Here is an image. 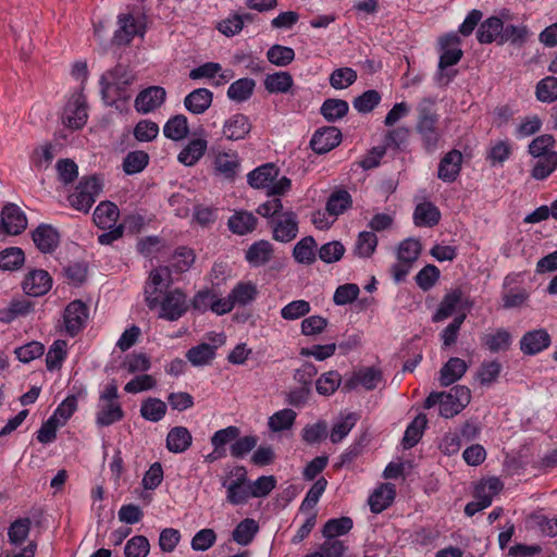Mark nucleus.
<instances>
[{
	"label": "nucleus",
	"instance_id": "42",
	"mask_svg": "<svg viewBox=\"0 0 557 557\" xmlns=\"http://www.w3.org/2000/svg\"><path fill=\"white\" fill-rule=\"evenodd\" d=\"M119 24L120 27L114 35L119 45L128 44L135 35L139 34V26L131 14L120 15Z\"/></svg>",
	"mask_w": 557,
	"mask_h": 557
},
{
	"label": "nucleus",
	"instance_id": "47",
	"mask_svg": "<svg viewBox=\"0 0 557 557\" xmlns=\"http://www.w3.org/2000/svg\"><path fill=\"white\" fill-rule=\"evenodd\" d=\"M349 110L348 102L342 99H326L320 109L323 117L329 122H335L344 117Z\"/></svg>",
	"mask_w": 557,
	"mask_h": 557
},
{
	"label": "nucleus",
	"instance_id": "3",
	"mask_svg": "<svg viewBox=\"0 0 557 557\" xmlns=\"http://www.w3.org/2000/svg\"><path fill=\"white\" fill-rule=\"evenodd\" d=\"M100 191L101 183L96 176L84 177L69 197V201L74 209L88 212Z\"/></svg>",
	"mask_w": 557,
	"mask_h": 557
},
{
	"label": "nucleus",
	"instance_id": "23",
	"mask_svg": "<svg viewBox=\"0 0 557 557\" xmlns=\"http://www.w3.org/2000/svg\"><path fill=\"white\" fill-rule=\"evenodd\" d=\"M223 486L227 491V500L231 504L238 505L244 500V468L236 467L224 479Z\"/></svg>",
	"mask_w": 557,
	"mask_h": 557
},
{
	"label": "nucleus",
	"instance_id": "41",
	"mask_svg": "<svg viewBox=\"0 0 557 557\" xmlns=\"http://www.w3.org/2000/svg\"><path fill=\"white\" fill-rule=\"evenodd\" d=\"M317 243L312 236H306L294 247L293 256L298 263L312 264L315 261Z\"/></svg>",
	"mask_w": 557,
	"mask_h": 557
},
{
	"label": "nucleus",
	"instance_id": "1",
	"mask_svg": "<svg viewBox=\"0 0 557 557\" xmlns=\"http://www.w3.org/2000/svg\"><path fill=\"white\" fill-rule=\"evenodd\" d=\"M416 111L417 122L414 129L421 139L424 150L432 153L438 148L443 137L435 101L431 98H423L418 103Z\"/></svg>",
	"mask_w": 557,
	"mask_h": 557
},
{
	"label": "nucleus",
	"instance_id": "22",
	"mask_svg": "<svg viewBox=\"0 0 557 557\" xmlns=\"http://www.w3.org/2000/svg\"><path fill=\"white\" fill-rule=\"evenodd\" d=\"M396 496L395 485L383 483L369 496V506L373 513H380L388 508Z\"/></svg>",
	"mask_w": 557,
	"mask_h": 557
},
{
	"label": "nucleus",
	"instance_id": "45",
	"mask_svg": "<svg viewBox=\"0 0 557 557\" xmlns=\"http://www.w3.org/2000/svg\"><path fill=\"white\" fill-rule=\"evenodd\" d=\"M537 161L532 168L531 176L537 181L547 178L557 169V152L535 157Z\"/></svg>",
	"mask_w": 557,
	"mask_h": 557
},
{
	"label": "nucleus",
	"instance_id": "49",
	"mask_svg": "<svg viewBox=\"0 0 557 557\" xmlns=\"http://www.w3.org/2000/svg\"><path fill=\"white\" fill-rule=\"evenodd\" d=\"M66 349L67 344L65 341L58 339L53 342L46 356V366L49 371L61 368L62 362L66 357Z\"/></svg>",
	"mask_w": 557,
	"mask_h": 557
},
{
	"label": "nucleus",
	"instance_id": "63",
	"mask_svg": "<svg viewBox=\"0 0 557 557\" xmlns=\"http://www.w3.org/2000/svg\"><path fill=\"white\" fill-rule=\"evenodd\" d=\"M530 521L542 535L548 537L557 535V517L549 518L543 513H533L530 516Z\"/></svg>",
	"mask_w": 557,
	"mask_h": 557
},
{
	"label": "nucleus",
	"instance_id": "4",
	"mask_svg": "<svg viewBox=\"0 0 557 557\" xmlns=\"http://www.w3.org/2000/svg\"><path fill=\"white\" fill-rule=\"evenodd\" d=\"M206 339L207 342L191 347L186 352L187 360L195 367L209 364L215 357V350L225 343L222 333L210 332Z\"/></svg>",
	"mask_w": 557,
	"mask_h": 557
},
{
	"label": "nucleus",
	"instance_id": "37",
	"mask_svg": "<svg viewBox=\"0 0 557 557\" xmlns=\"http://www.w3.org/2000/svg\"><path fill=\"white\" fill-rule=\"evenodd\" d=\"M244 302V283L239 282L225 298L214 296L212 311L219 315L230 312L235 304Z\"/></svg>",
	"mask_w": 557,
	"mask_h": 557
},
{
	"label": "nucleus",
	"instance_id": "28",
	"mask_svg": "<svg viewBox=\"0 0 557 557\" xmlns=\"http://www.w3.org/2000/svg\"><path fill=\"white\" fill-rule=\"evenodd\" d=\"M504 22L497 16H491L483 21L476 32V39L480 44H492L497 41L499 45Z\"/></svg>",
	"mask_w": 557,
	"mask_h": 557
},
{
	"label": "nucleus",
	"instance_id": "33",
	"mask_svg": "<svg viewBox=\"0 0 557 557\" xmlns=\"http://www.w3.org/2000/svg\"><path fill=\"white\" fill-rule=\"evenodd\" d=\"M193 442L190 432L185 426L171 429L166 436V447L171 453L181 454L187 450Z\"/></svg>",
	"mask_w": 557,
	"mask_h": 557
},
{
	"label": "nucleus",
	"instance_id": "10",
	"mask_svg": "<svg viewBox=\"0 0 557 557\" xmlns=\"http://www.w3.org/2000/svg\"><path fill=\"white\" fill-rule=\"evenodd\" d=\"M298 220L293 211H286L272 221L273 239L280 243H289L297 237Z\"/></svg>",
	"mask_w": 557,
	"mask_h": 557
},
{
	"label": "nucleus",
	"instance_id": "55",
	"mask_svg": "<svg viewBox=\"0 0 557 557\" xmlns=\"http://www.w3.org/2000/svg\"><path fill=\"white\" fill-rule=\"evenodd\" d=\"M296 412L293 409H282L269 419V428L273 432L289 430L296 420Z\"/></svg>",
	"mask_w": 557,
	"mask_h": 557
},
{
	"label": "nucleus",
	"instance_id": "30",
	"mask_svg": "<svg viewBox=\"0 0 557 557\" xmlns=\"http://www.w3.org/2000/svg\"><path fill=\"white\" fill-rule=\"evenodd\" d=\"M278 175V169L271 163L263 164L251 171L247 177L253 188H271L272 183Z\"/></svg>",
	"mask_w": 557,
	"mask_h": 557
},
{
	"label": "nucleus",
	"instance_id": "14",
	"mask_svg": "<svg viewBox=\"0 0 557 557\" xmlns=\"http://www.w3.org/2000/svg\"><path fill=\"white\" fill-rule=\"evenodd\" d=\"M550 335L545 329L527 332L520 339V349L524 355L534 356L549 347Z\"/></svg>",
	"mask_w": 557,
	"mask_h": 557
},
{
	"label": "nucleus",
	"instance_id": "61",
	"mask_svg": "<svg viewBox=\"0 0 557 557\" xmlns=\"http://www.w3.org/2000/svg\"><path fill=\"white\" fill-rule=\"evenodd\" d=\"M380 92L377 90L370 89L356 97L352 101V106L359 113H369L380 103Z\"/></svg>",
	"mask_w": 557,
	"mask_h": 557
},
{
	"label": "nucleus",
	"instance_id": "20",
	"mask_svg": "<svg viewBox=\"0 0 557 557\" xmlns=\"http://www.w3.org/2000/svg\"><path fill=\"white\" fill-rule=\"evenodd\" d=\"M274 257V246L265 239L255 242L246 250V261L255 268L264 267Z\"/></svg>",
	"mask_w": 557,
	"mask_h": 557
},
{
	"label": "nucleus",
	"instance_id": "64",
	"mask_svg": "<svg viewBox=\"0 0 557 557\" xmlns=\"http://www.w3.org/2000/svg\"><path fill=\"white\" fill-rule=\"evenodd\" d=\"M150 544L143 535H136L127 541L124 547L125 557H146L149 554Z\"/></svg>",
	"mask_w": 557,
	"mask_h": 557
},
{
	"label": "nucleus",
	"instance_id": "48",
	"mask_svg": "<svg viewBox=\"0 0 557 557\" xmlns=\"http://www.w3.org/2000/svg\"><path fill=\"white\" fill-rule=\"evenodd\" d=\"M341 383L342 375L337 371L332 370L321 374L315 382V389L320 395L330 396L337 391Z\"/></svg>",
	"mask_w": 557,
	"mask_h": 557
},
{
	"label": "nucleus",
	"instance_id": "12",
	"mask_svg": "<svg viewBox=\"0 0 557 557\" xmlns=\"http://www.w3.org/2000/svg\"><path fill=\"white\" fill-rule=\"evenodd\" d=\"M27 226L24 212L16 205H8L2 209L0 234L17 235Z\"/></svg>",
	"mask_w": 557,
	"mask_h": 557
},
{
	"label": "nucleus",
	"instance_id": "24",
	"mask_svg": "<svg viewBox=\"0 0 557 557\" xmlns=\"http://www.w3.org/2000/svg\"><path fill=\"white\" fill-rule=\"evenodd\" d=\"M120 216V210L117 206L111 201L100 202L94 211V222L102 230L117 226L116 222Z\"/></svg>",
	"mask_w": 557,
	"mask_h": 557
},
{
	"label": "nucleus",
	"instance_id": "5",
	"mask_svg": "<svg viewBox=\"0 0 557 557\" xmlns=\"http://www.w3.org/2000/svg\"><path fill=\"white\" fill-rule=\"evenodd\" d=\"M471 401V391L465 385H456L449 392H443L440 416L453 418L460 413Z\"/></svg>",
	"mask_w": 557,
	"mask_h": 557
},
{
	"label": "nucleus",
	"instance_id": "2",
	"mask_svg": "<svg viewBox=\"0 0 557 557\" xmlns=\"http://www.w3.org/2000/svg\"><path fill=\"white\" fill-rule=\"evenodd\" d=\"M135 78L134 73L123 64L106 71L100 77L102 97L112 101L113 95L127 99L129 96L125 95L126 88L135 82Z\"/></svg>",
	"mask_w": 557,
	"mask_h": 557
},
{
	"label": "nucleus",
	"instance_id": "43",
	"mask_svg": "<svg viewBox=\"0 0 557 557\" xmlns=\"http://www.w3.org/2000/svg\"><path fill=\"white\" fill-rule=\"evenodd\" d=\"M481 343L491 352H498L509 348L511 344V335L505 329H498L495 333L485 334L481 338Z\"/></svg>",
	"mask_w": 557,
	"mask_h": 557
},
{
	"label": "nucleus",
	"instance_id": "8",
	"mask_svg": "<svg viewBox=\"0 0 557 557\" xmlns=\"http://www.w3.org/2000/svg\"><path fill=\"white\" fill-rule=\"evenodd\" d=\"M231 444V455L242 457L244 455V440L240 438V429L227 426L216 431L211 437L213 448H220L226 453V445Z\"/></svg>",
	"mask_w": 557,
	"mask_h": 557
},
{
	"label": "nucleus",
	"instance_id": "51",
	"mask_svg": "<svg viewBox=\"0 0 557 557\" xmlns=\"http://www.w3.org/2000/svg\"><path fill=\"white\" fill-rule=\"evenodd\" d=\"M166 412V404L159 398H148L140 407L141 416L152 422L160 421Z\"/></svg>",
	"mask_w": 557,
	"mask_h": 557
},
{
	"label": "nucleus",
	"instance_id": "58",
	"mask_svg": "<svg viewBox=\"0 0 557 557\" xmlns=\"http://www.w3.org/2000/svg\"><path fill=\"white\" fill-rule=\"evenodd\" d=\"M149 156L145 151H132L124 158L123 170L126 174L139 173L147 166Z\"/></svg>",
	"mask_w": 557,
	"mask_h": 557
},
{
	"label": "nucleus",
	"instance_id": "27",
	"mask_svg": "<svg viewBox=\"0 0 557 557\" xmlns=\"http://www.w3.org/2000/svg\"><path fill=\"white\" fill-rule=\"evenodd\" d=\"M468 366L465 360L458 357H451L442 367L440 371V384L442 386H449L460 380L467 372Z\"/></svg>",
	"mask_w": 557,
	"mask_h": 557
},
{
	"label": "nucleus",
	"instance_id": "36",
	"mask_svg": "<svg viewBox=\"0 0 557 557\" xmlns=\"http://www.w3.org/2000/svg\"><path fill=\"white\" fill-rule=\"evenodd\" d=\"M277 481L274 475H262L256 481L246 479V496L255 498L267 497L276 486Z\"/></svg>",
	"mask_w": 557,
	"mask_h": 557
},
{
	"label": "nucleus",
	"instance_id": "19",
	"mask_svg": "<svg viewBox=\"0 0 557 557\" xmlns=\"http://www.w3.org/2000/svg\"><path fill=\"white\" fill-rule=\"evenodd\" d=\"M52 286V280L45 270L29 272L23 281V289L30 296H41L48 293Z\"/></svg>",
	"mask_w": 557,
	"mask_h": 557
},
{
	"label": "nucleus",
	"instance_id": "39",
	"mask_svg": "<svg viewBox=\"0 0 557 557\" xmlns=\"http://www.w3.org/2000/svg\"><path fill=\"white\" fill-rule=\"evenodd\" d=\"M293 84V76L288 72H275L264 78V87L270 94H286Z\"/></svg>",
	"mask_w": 557,
	"mask_h": 557
},
{
	"label": "nucleus",
	"instance_id": "29",
	"mask_svg": "<svg viewBox=\"0 0 557 557\" xmlns=\"http://www.w3.org/2000/svg\"><path fill=\"white\" fill-rule=\"evenodd\" d=\"M240 168V159L236 153L219 152L214 159V172L225 180H233Z\"/></svg>",
	"mask_w": 557,
	"mask_h": 557
},
{
	"label": "nucleus",
	"instance_id": "31",
	"mask_svg": "<svg viewBox=\"0 0 557 557\" xmlns=\"http://www.w3.org/2000/svg\"><path fill=\"white\" fill-rule=\"evenodd\" d=\"M208 141L203 138L191 139L178 153L177 160L186 165H195L205 154Z\"/></svg>",
	"mask_w": 557,
	"mask_h": 557
},
{
	"label": "nucleus",
	"instance_id": "7",
	"mask_svg": "<svg viewBox=\"0 0 557 557\" xmlns=\"http://www.w3.org/2000/svg\"><path fill=\"white\" fill-rule=\"evenodd\" d=\"M87 104L83 94H74L67 101L62 120L63 124L70 128L78 129L87 122Z\"/></svg>",
	"mask_w": 557,
	"mask_h": 557
},
{
	"label": "nucleus",
	"instance_id": "21",
	"mask_svg": "<svg viewBox=\"0 0 557 557\" xmlns=\"http://www.w3.org/2000/svg\"><path fill=\"white\" fill-rule=\"evenodd\" d=\"M32 236L36 247L44 253L52 252L60 243L59 232L49 224H40Z\"/></svg>",
	"mask_w": 557,
	"mask_h": 557
},
{
	"label": "nucleus",
	"instance_id": "60",
	"mask_svg": "<svg viewBox=\"0 0 557 557\" xmlns=\"http://www.w3.org/2000/svg\"><path fill=\"white\" fill-rule=\"evenodd\" d=\"M357 420L356 413H348L344 419L336 422L330 434L331 442L334 444L342 442L355 426Z\"/></svg>",
	"mask_w": 557,
	"mask_h": 557
},
{
	"label": "nucleus",
	"instance_id": "38",
	"mask_svg": "<svg viewBox=\"0 0 557 557\" xmlns=\"http://www.w3.org/2000/svg\"><path fill=\"white\" fill-rule=\"evenodd\" d=\"M123 418V410L119 403H99L96 423L99 426H108Z\"/></svg>",
	"mask_w": 557,
	"mask_h": 557
},
{
	"label": "nucleus",
	"instance_id": "35",
	"mask_svg": "<svg viewBox=\"0 0 557 557\" xmlns=\"http://www.w3.org/2000/svg\"><path fill=\"white\" fill-rule=\"evenodd\" d=\"M352 206L351 195L343 188L335 189L327 198L325 210L330 215L338 216Z\"/></svg>",
	"mask_w": 557,
	"mask_h": 557
},
{
	"label": "nucleus",
	"instance_id": "44",
	"mask_svg": "<svg viewBox=\"0 0 557 557\" xmlns=\"http://www.w3.org/2000/svg\"><path fill=\"white\" fill-rule=\"evenodd\" d=\"M530 30L525 25H504L499 45L510 42L513 46L522 47L529 39Z\"/></svg>",
	"mask_w": 557,
	"mask_h": 557
},
{
	"label": "nucleus",
	"instance_id": "46",
	"mask_svg": "<svg viewBox=\"0 0 557 557\" xmlns=\"http://www.w3.org/2000/svg\"><path fill=\"white\" fill-rule=\"evenodd\" d=\"M352 519L349 517L330 519L323 525L322 535L324 539H337L347 534L352 529Z\"/></svg>",
	"mask_w": 557,
	"mask_h": 557
},
{
	"label": "nucleus",
	"instance_id": "25",
	"mask_svg": "<svg viewBox=\"0 0 557 557\" xmlns=\"http://www.w3.org/2000/svg\"><path fill=\"white\" fill-rule=\"evenodd\" d=\"M213 94L207 88H197L184 99L185 108L193 114H202L211 106Z\"/></svg>",
	"mask_w": 557,
	"mask_h": 557
},
{
	"label": "nucleus",
	"instance_id": "52",
	"mask_svg": "<svg viewBox=\"0 0 557 557\" xmlns=\"http://www.w3.org/2000/svg\"><path fill=\"white\" fill-rule=\"evenodd\" d=\"M327 436V423L320 420L313 424H307L301 430V440L308 444L313 445L322 442Z\"/></svg>",
	"mask_w": 557,
	"mask_h": 557
},
{
	"label": "nucleus",
	"instance_id": "6",
	"mask_svg": "<svg viewBox=\"0 0 557 557\" xmlns=\"http://www.w3.org/2000/svg\"><path fill=\"white\" fill-rule=\"evenodd\" d=\"M383 381V373L376 367H362L355 371L350 377L344 381L342 391L348 393L362 386L367 391H372Z\"/></svg>",
	"mask_w": 557,
	"mask_h": 557
},
{
	"label": "nucleus",
	"instance_id": "56",
	"mask_svg": "<svg viewBox=\"0 0 557 557\" xmlns=\"http://www.w3.org/2000/svg\"><path fill=\"white\" fill-rule=\"evenodd\" d=\"M421 253V243L414 238L403 240L397 250V258L404 263H413Z\"/></svg>",
	"mask_w": 557,
	"mask_h": 557
},
{
	"label": "nucleus",
	"instance_id": "62",
	"mask_svg": "<svg viewBox=\"0 0 557 557\" xmlns=\"http://www.w3.org/2000/svg\"><path fill=\"white\" fill-rule=\"evenodd\" d=\"M357 79V73L350 67H339L330 75V84L335 89H344L352 85Z\"/></svg>",
	"mask_w": 557,
	"mask_h": 557
},
{
	"label": "nucleus",
	"instance_id": "57",
	"mask_svg": "<svg viewBox=\"0 0 557 557\" xmlns=\"http://www.w3.org/2000/svg\"><path fill=\"white\" fill-rule=\"evenodd\" d=\"M270 63L276 66H286L295 59V51L290 47L273 45L267 52Z\"/></svg>",
	"mask_w": 557,
	"mask_h": 557
},
{
	"label": "nucleus",
	"instance_id": "40",
	"mask_svg": "<svg viewBox=\"0 0 557 557\" xmlns=\"http://www.w3.org/2000/svg\"><path fill=\"white\" fill-rule=\"evenodd\" d=\"M188 121L183 114L174 115L163 126L164 136L174 141L184 139L188 135Z\"/></svg>",
	"mask_w": 557,
	"mask_h": 557
},
{
	"label": "nucleus",
	"instance_id": "17",
	"mask_svg": "<svg viewBox=\"0 0 557 557\" xmlns=\"http://www.w3.org/2000/svg\"><path fill=\"white\" fill-rule=\"evenodd\" d=\"M165 90L159 86H151L138 94L135 99V109L139 113H149L159 108L165 100Z\"/></svg>",
	"mask_w": 557,
	"mask_h": 557
},
{
	"label": "nucleus",
	"instance_id": "16",
	"mask_svg": "<svg viewBox=\"0 0 557 557\" xmlns=\"http://www.w3.org/2000/svg\"><path fill=\"white\" fill-rule=\"evenodd\" d=\"M187 310L186 296L178 289L169 292L161 302V317L175 321Z\"/></svg>",
	"mask_w": 557,
	"mask_h": 557
},
{
	"label": "nucleus",
	"instance_id": "32",
	"mask_svg": "<svg viewBox=\"0 0 557 557\" xmlns=\"http://www.w3.org/2000/svg\"><path fill=\"white\" fill-rule=\"evenodd\" d=\"M462 290L460 288H454L446 293L440 302V306L432 317L434 323L444 321L445 319L453 315L457 306L461 301Z\"/></svg>",
	"mask_w": 557,
	"mask_h": 557
},
{
	"label": "nucleus",
	"instance_id": "53",
	"mask_svg": "<svg viewBox=\"0 0 557 557\" xmlns=\"http://www.w3.org/2000/svg\"><path fill=\"white\" fill-rule=\"evenodd\" d=\"M376 246L377 236L375 233L363 231L358 235L355 253L361 258H369L374 253Z\"/></svg>",
	"mask_w": 557,
	"mask_h": 557
},
{
	"label": "nucleus",
	"instance_id": "15",
	"mask_svg": "<svg viewBox=\"0 0 557 557\" xmlns=\"http://www.w3.org/2000/svg\"><path fill=\"white\" fill-rule=\"evenodd\" d=\"M462 159V153L457 149L445 153L438 163L437 177L445 183L455 182L460 174Z\"/></svg>",
	"mask_w": 557,
	"mask_h": 557
},
{
	"label": "nucleus",
	"instance_id": "9",
	"mask_svg": "<svg viewBox=\"0 0 557 557\" xmlns=\"http://www.w3.org/2000/svg\"><path fill=\"white\" fill-rule=\"evenodd\" d=\"M88 317V307L83 301L70 302L63 314L65 332L72 337L75 336L85 326Z\"/></svg>",
	"mask_w": 557,
	"mask_h": 557
},
{
	"label": "nucleus",
	"instance_id": "11",
	"mask_svg": "<svg viewBox=\"0 0 557 557\" xmlns=\"http://www.w3.org/2000/svg\"><path fill=\"white\" fill-rule=\"evenodd\" d=\"M172 283L171 271L168 267H160L150 272L149 281L145 288L146 301L149 308L157 307L159 298L157 293L166 288Z\"/></svg>",
	"mask_w": 557,
	"mask_h": 557
},
{
	"label": "nucleus",
	"instance_id": "26",
	"mask_svg": "<svg viewBox=\"0 0 557 557\" xmlns=\"http://www.w3.org/2000/svg\"><path fill=\"white\" fill-rule=\"evenodd\" d=\"M441 220L440 209L431 201L418 203L413 211V222L419 227H433Z\"/></svg>",
	"mask_w": 557,
	"mask_h": 557
},
{
	"label": "nucleus",
	"instance_id": "54",
	"mask_svg": "<svg viewBox=\"0 0 557 557\" xmlns=\"http://www.w3.org/2000/svg\"><path fill=\"white\" fill-rule=\"evenodd\" d=\"M24 252L18 247H10L0 252V269L13 271L20 269L24 263Z\"/></svg>",
	"mask_w": 557,
	"mask_h": 557
},
{
	"label": "nucleus",
	"instance_id": "59",
	"mask_svg": "<svg viewBox=\"0 0 557 557\" xmlns=\"http://www.w3.org/2000/svg\"><path fill=\"white\" fill-rule=\"evenodd\" d=\"M555 138L553 135L543 134L535 137L528 147V152L533 157L546 156L555 152L553 150L555 146Z\"/></svg>",
	"mask_w": 557,
	"mask_h": 557
},
{
	"label": "nucleus",
	"instance_id": "50",
	"mask_svg": "<svg viewBox=\"0 0 557 557\" xmlns=\"http://www.w3.org/2000/svg\"><path fill=\"white\" fill-rule=\"evenodd\" d=\"M535 95L539 101L552 103L557 100V77L547 76L536 84Z\"/></svg>",
	"mask_w": 557,
	"mask_h": 557
},
{
	"label": "nucleus",
	"instance_id": "18",
	"mask_svg": "<svg viewBox=\"0 0 557 557\" xmlns=\"http://www.w3.org/2000/svg\"><path fill=\"white\" fill-rule=\"evenodd\" d=\"M463 55V52L460 48H451L443 50L440 61H438V73H437V83L441 86H447L450 81L456 76L457 71L445 72V70L449 66L457 64Z\"/></svg>",
	"mask_w": 557,
	"mask_h": 557
},
{
	"label": "nucleus",
	"instance_id": "13",
	"mask_svg": "<svg viewBox=\"0 0 557 557\" xmlns=\"http://www.w3.org/2000/svg\"><path fill=\"white\" fill-rule=\"evenodd\" d=\"M341 141V131L335 126H325L314 132L310 146L314 152L323 154L337 147Z\"/></svg>",
	"mask_w": 557,
	"mask_h": 557
},
{
	"label": "nucleus",
	"instance_id": "34",
	"mask_svg": "<svg viewBox=\"0 0 557 557\" xmlns=\"http://www.w3.org/2000/svg\"><path fill=\"white\" fill-rule=\"evenodd\" d=\"M428 424V418L424 413H419L407 426L401 444L404 449H410L414 447L424 433Z\"/></svg>",
	"mask_w": 557,
	"mask_h": 557
}]
</instances>
